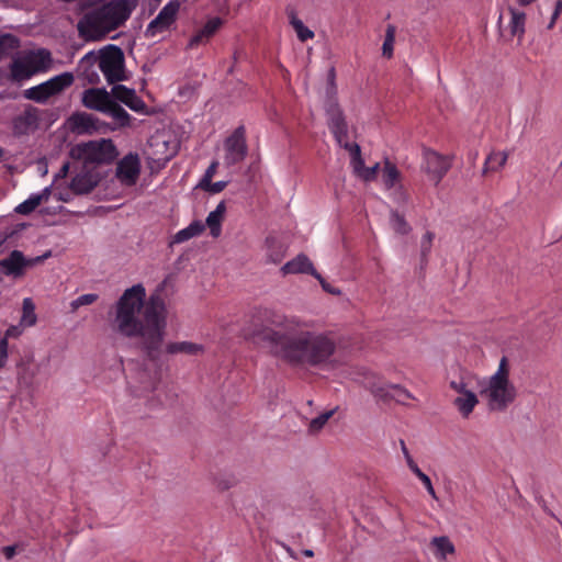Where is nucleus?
I'll return each instance as SVG.
<instances>
[{
  "mask_svg": "<svg viewBox=\"0 0 562 562\" xmlns=\"http://www.w3.org/2000/svg\"><path fill=\"white\" fill-rule=\"evenodd\" d=\"M218 166V162L217 161H213L206 169L203 178L201 179L200 183H199V187L202 186V184H207L210 183V181L212 180V178L214 177L215 172H216V168Z\"/></svg>",
  "mask_w": 562,
  "mask_h": 562,
  "instance_id": "obj_49",
  "label": "nucleus"
},
{
  "mask_svg": "<svg viewBox=\"0 0 562 562\" xmlns=\"http://www.w3.org/2000/svg\"><path fill=\"white\" fill-rule=\"evenodd\" d=\"M400 442H401V448H402V451H403V453L405 456L406 462L408 463V460H413V458L411 457L404 440H401Z\"/></svg>",
  "mask_w": 562,
  "mask_h": 562,
  "instance_id": "obj_56",
  "label": "nucleus"
},
{
  "mask_svg": "<svg viewBox=\"0 0 562 562\" xmlns=\"http://www.w3.org/2000/svg\"><path fill=\"white\" fill-rule=\"evenodd\" d=\"M517 1H518V3H519L520 5L526 7V5H529V4H531L532 2H535L536 0H517Z\"/></svg>",
  "mask_w": 562,
  "mask_h": 562,
  "instance_id": "obj_61",
  "label": "nucleus"
},
{
  "mask_svg": "<svg viewBox=\"0 0 562 562\" xmlns=\"http://www.w3.org/2000/svg\"><path fill=\"white\" fill-rule=\"evenodd\" d=\"M451 168V159L432 149L425 148L423 151L422 170L428 176L429 180L438 186Z\"/></svg>",
  "mask_w": 562,
  "mask_h": 562,
  "instance_id": "obj_8",
  "label": "nucleus"
},
{
  "mask_svg": "<svg viewBox=\"0 0 562 562\" xmlns=\"http://www.w3.org/2000/svg\"><path fill=\"white\" fill-rule=\"evenodd\" d=\"M133 5L128 0H111L86 13L78 22L79 35L86 40H101L120 27L131 15Z\"/></svg>",
  "mask_w": 562,
  "mask_h": 562,
  "instance_id": "obj_3",
  "label": "nucleus"
},
{
  "mask_svg": "<svg viewBox=\"0 0 562 562\" xmlns=\"http://www.w3.org/2000/svg\"><path fill=\"white\" fill-rule=\"evenodd\" d=\"M223 20L218 16L210 19L190 40L188 47L193 48L200 44L207 43L210 38L221 29Z\"/></svg>",
  "mask_w": 562,
  "mask_h": 562,
  "instance_id": "obj_17",
  "label": "nucleus"
},
{
  "mask_svg": "<svg viewBox=\"0 0 562 562\" xmlns=\"http://www.w3.org/2000/svg\"><path fill=\"white\" fill-rule=\"evenodd\" d=\"M97 186V181L88 173H79L72 178L70 189L76 194H87Z\"/></svg>",
  "mask_w": 562,
  "mask_h": 562,
  "instance_id": "obj_22",
  "label": "nucleus"
},
{
  "mask_svg": "<svg viewBox=\"0 0 562 562\" xmlns=\"http://www.w3.org/2000/svg\"><path fill=\"white\" fill-rule=\"evenodd\" d=\"M145 297L140 283L126 289L113 305L110 326L117 336L134 341L149 360L157 361L166 334V308L159 296H150L148 302Z\"/></svg>",
  "mask_w": 562,
  "mask_h": 562,
  "instance_id": "obj_2",
  "label": "nucleus"
},
{
  "mask_svg": "<svg viewBox=\"0 0 562 562\" xmlns=\"http://www.w3.org/2000/svg\"><path fill=\"white\" fill-rule=\"evenodd\" d=\"M479 403L475 393H467L454 398L453 404L463 417H468Z\"/></svg>",
  "mask_w": 562,
  "mask_h": 562,
  "instance_id": "obj_30",
  "label": "nucleus"
},
{
  "mask_svg": "<svg viewBox=\"0 0 562 562\" xmlns=\"http://www.w3.org/2000/svg\"><path fill=\"white\" fill-rule=\"evenodd\" d=\"M435 238V234L431 232H426L420 241V256L422 260H426L427 256L430 252L431 244Z\"/></svg>",
  "mask_w": 562,
  "mask_h": 562,
  "instance_id": "obj_45",
  "label": "nucleus"
},
{
  "mask_svg": "<svg viewBox=\"0 0 562 562\" xmlns=\"http://www.w3.org/2000/svg\"><path fill=\"white\" fill-rule=\"evenodd\" d=\"M380 169V164L376 162L372 167H366L363 172L361 173L360 178L366 181H372L376 178L378 170Z\"/></svg>",
  "mask_w": 562,
  "mask_h": 562,
  "instance_id": "obj_48",
  "label": "nucleus"
},
{
  "mask_svg": "<svg viewBox=\"0 0 562 562\" xmlns=\"http://www.w3.org/2000/svg\"><path fill=\"white\" fill-rule=\"evenodd\" d=\"M391 225H392V228L396 233L402 234V235H406L411 231V226L405 221L404 216L401 215L397 212H392V214H391Z\"/></svg>",
  "mask_w": 562,
  "mask_h": 562,
  "instance_id": "obj_42",
  "label": "nucleus"
},
{
  "mask_svg": "<svg viewBox=\"0 0 562 562\" xmlns=\"http://www.w3.org/2000/svg\"><path fill=\"white\" fill-rule=\"evenodd\" d=\"M11 79L22 81L31 78L34 74L24 57H16L10 64Z\"/></svg>",
  "mask_w": 562,
  "mask_h": 562,
  "instance_id": "obj_21",
  "label": "nucleus"
},
{
  "mask_svg": "<svg viewBox=\"0 0 562 562\" xmlns=\"http://www.w3.org/2000/svg\"><path fill=\"white\" fill-rule=\"evenodd\" d=\"M337 409H338V407H335V408L324 412L321 415H318L317 417L313 418L310 422L308 431L311 434H316V432L321 431L323 429V427L327 424V422L334 416V414L336 413Z\"/></svg>",
  "mask_w": 562,
  "mask_h": 562,
  "instance_id": "obj_38",
  "label": "nucleus"
},
{
  "mask_svg": "<svg viewBox=\"0 0 562 562\" xmlns=\"http://www.w3.org/2000/svg\"><path fill=\"white\" fill-rule=\"evenodd\" d=\"M3 154H4V150L2 148H0V160L2 159L3 157Z\"/></svg>",
  "mask_w": 562,
  "mask_h": 562,
  "instance_id": "obj_63",
  "label": "nucleus"
},
{
  "mask_svg": "<svg viewBox=\"0 0 562 562\" xmlns=\"http://www.w3.org/2000/svg\"><path fill=\"white\" fill-rule=\"evenodd\" d=\"M229 487V485L227 483H225L221 488L222 490H227Z\"/></svg>",
  "mask_w": 562,
  "mask_h": 562,
  "instance_id": "obj_64",
  "label": "nucleus"
},
{
  "mask_svg": "<svg viewBox=\"0 0 562 562\" xmlns=\"http://www.w3.org/2000/svg\"><path fill=\"white\" fill-rule=\"evenodd\" d=\"M225 156L224 164L232 167L241 162L248 153L246 143V130L244 125L238 126L224 143Z\"/></svg>",
  "mask_w": 562,
  "mask_h": 562,
  "instance_id": "obj_10",
  "label": "nucleus"
},
{
  "mask_svg": "<svg viewBox=\"0 0 562 562\" xmlns=\"http://www.w3.org/2000/svg\"><path fill=\"white\" fill-rule=\"evenodd\" d=\"M289 22L294 29L297 38L301 42H306L314 37V32L304 25V23L296 16L294 10L288 11Z\"/></svg>",
  "mask_w": 562,
  "mask_h": 562,
  "instance_id": "obj_31",
  "label": "nucleus"
},
{
  "mask_svg": "<svg viewBox=\"0 0 562 562\" xmlns=\"http://www.w3.org/2000/svg\"><path fill=\"white\" fill-rule=\"evenodd\" d=\"M268 244H269V249H268V259L273 262V263H278L282 260V258L284 257V251L282 249V246L274 241L273 239H267Z\"/></svg>",
  "mask_w": 562,
  "mask_h": 562,
  "instance_id": "obj_43",
  "label": "nucleus"
},
{
  "mask_svg": "<svg viewBox=\"0 0 562 562\" xmlns=\"http://www.w3.org/2000/svg\"><path fill=\"white\" fill-rule=\"evenodd\" d=\"M244 337L292 367L329 368L337 350L333 333L311 329L305 322L270 310L254 317Z\"/></svg>",
  "mask_w": 562,
  "mask_h": 562,
  "instance_id": "obj_1",
  "label": "nucleus"
},
{
  "mask_svg": "<svg viewBox=\"0 0 562 562\" xmlns=\"http://www.w3.org/2000/svg\"><path fill=\"white\" fill-rule=\"evenodd\" d=\"M450 387L458 392L460 395H465L467 393H473L467 389V383L461 379L459 381H451Z\"/></svg>",
  "mask_w": 562,
  "mask_h": 562,
  "instance_id": "obj_50",
  "label": "nucleus"
},
{
  "mask_svg": "<svg viewBox=\"0 0 562 562\" xmlns=\"http://www.w3.org/2000/svg\"><path fill=\"white\" fill-rule=\"evenodd\" d=\"M166 350L170 355L176 353H187V355H196L203 350L201 345L190 342V341H179V342H170L167 345Z\"/></svg>",
  "mask_w": 562,
  "mask_h": 562,
  "instance_id": "obj_33",
  "label": "nucleus"
},
{
  "mask_svg": "<svg viewBox=\"0 0 562 562\" xmlns=\"http://www.w3.org/2000/svg\"><path fill=\"white\" fill-rule=\"evenodd\" d=\"M21 334V330L18 326H10L7 330H5V335L3 338H10V337H18L20 336Z\"/></svg>",
  "mask_w": 562,
  "mask_h": 562,
  "instance_id": "obj_53",
  "label": "nucleus"
},
{
  "mask_svg": "<svg viewBox=\"0 0 562 562\" xmlns=\"http://www.w3.org/2000/svg\"><path fill=\"white\" fill-rule=\"evenodd\" d=\"M180 4L178 1L168 2L158 13V15L148 24L145 35L154 37L158 32L167 30L175 21L179 11Z\"/></svg>",
  "mask_w": 562,
  "mask_h": 562,
  "instance_id": "obj_12",
  "label": "nucleus"
},
{
  "mask_svg": "<svg viewBox=\"0 0 562 562\" xmlns=\"http://www.w3.org/2000/svg\"><path fill=\"white\" fill-rule=\"evenodd\" d=\"M559 15H560V13L553 12V14L551 16V21H550V23L548 25V29H552L553 27V25H554V23H555V21H557Z\"/></svg>",
  "mask_w": 562,
  "mask_h": 562,
  "instance_id": "obj_57",
  "label": "nucleus"
},
{
  "mask_svg": "<svg viewBox=\"0 0 562 562\" xmlns=\"http://www.w3.org/2000/svg\"><path fill=\"white\" fill-rule=\"evenodd\" d=\"M75 76L72 72H63L49 80L42 82L35 87L29 88L23 91V97L36 103L44 104L49 98L58 95L67 88L72 86Z\"/></svg>",
  "mask_w": 562,
  "mask_h": 562,
  "instance_id": "obj_7",
  "label": "nucleus"
},
{
  "mask_svg": "<svg viewBox=\"0 0 562 562\" xmlns=\"http://www.w3.org/2000/svg\"><path fill=\"white\" fill-rule=\"evenodd\" d=\"M331 133L334 134V137L339 146L342 148H345V144H351L348 142V126H340L339 128L333 130Z\"/></svg>",
  "mask_w": 562,
  "mask_h": 562,
  "instance_id": "obj_46",
  "label": "nucleus"
},
{
  "mask_svg": "<svg viewBox=\"0 0 562 562\" xmlns=\"http://www.w3.org/2000/svg\"><path fill=\"white\" fill-rule=\"evenodd\" d=\"M396 27L392 24H389L385 31V38L382 45V54L383 56L391 58L393 55V45L395 41Z\"/></svg>",
  "mask_w": 562,
  "mask_h": 562,
  "instance_id": "obj_40",
  "label": "nucleus"
},
{
  "mask_svg": "<svg viewBox=\"0 0 562 562\" xmlns=\"http://www.w3.org/2000/svg\"><path fill=\"white\" fill-rule=\"evenodd\" d=\"M430 546L435 550V555L441 560H445L447 554H452L454 552L453 543L446 536L432 538L430 541Z\"/></svg>",
  "mask_w": 562,
  "mask_h": 562,
  "instance_id": "obj_29",
  "label": "nucleus"
},
{
  "mask_svg": "<svg viewBox=\"0 0 562 562\" xmlns=\"http://www.w3.org/2000/svg\"><path fill=\"white\" fill-rule=\"evenodd\" d=\"M70 121L72 130L78 134L87 133L94 128V119L92 115L87 113L74 114Z\"/></svg>",
  "mask_w": 562,
  "mask_h": 562,
  "instance_id": "obj_32",
  "label": "nucleus"
},
{
  "mask_svg": "<svg viewBox=\"0 0 562 562\" xmlns=\"http://www.w3.org/2000/svg\"><path fill=\"white\" fill-rule=\"evenodd\" d=\"M508 155L505 151H492L485 159L482 175L486 176L488 172H496L503 168L507 161Z\"/></svg>",
  "mask_w": 562,
  "mask_h": 562,
  "instance_id": "obj_24",
  "label": "nucleus"
},
{
  "mask_svg": "<svg viewBox=\"0 0 562 562\" xmlns=\"http://www.w3.org/2000/svg\"><path fill=\"white\" fill-rule=\"evenodd\" d=\"M329 130H336L340 126H348L342 111L334 98H329L325 105Z\"/></svg>",
  "mask_w": 562,
  "mask_h": 562,
  "instance_id": "obj_19",
  "label": "nucleus"
},
{
  "mask_svg": "<svg viewBox=\"0 0 562 562\" xmlns=\"http://www.w3.org/2000/svg\"><path fill=\"white\" fill-rule=\"evenodd\" d=\"M33 74L46 71L52 63V54L45 48L30 52L24 56Z\"/></svg>",
  "mask_w": 562,
  "mask_h": 562,
  "instance_id": "obj_18",
  "label": "nucleus"
},
{
  "mask_svg": "<svg viewBox=\"0 0 562 562\" xmlns=\"http://www.w3.org/2000/svg\"><path fill=\"white\" fill-rule=\"evenodd\" d=\"M98 61L99 68L110 85L126 80L125 58L122 48L116 45H108L100 50L97 56L93 52L86 54L80 64H94Z\"/></svg>",
  "mask_w": 562,
  "mask_h": 562,
  "instance_id": "obj_5",
  "label": "nucleus"
},
{
  "mask_svg": "<svg viewBox=\"0 0 562 562\" xmlns=\"http://www.w3.org/2000/svg\"><path fill=\"white\" fill-rule=\"evenodd\" d=\"M49 194V189L46 188L41 194H33L27 200L22 202L15 207V212L19 214L27 215L32 213L45 199L47 200Z\"/></svg>",
  "mask_w": 562,
  "mask_h": 562,
  "instance_id": "obj_28",
  "label": "nucleus"
},
{
  "mask_svg": "<svg viewBox=\"0 0 562 562\" xmlns=\"http://www.w3.org/2000/svg\"><path fill=\"white\" fill-rule=\"evenodd\" d=\"M8 359V340L2 338L0 340V369L5 366Z\"/></svg>",
  "mask_w": 562,
  "mask_h": 562,
  "instance_id": "obj_51",
  "label": "nucleus"
},
{
  "mask_svg": "<svg viewBox=\"0 0 562 562\" xmlns=\"http://www.w3.org/2000/svg\"><path fill=\"white\" fill-rule=\"evenodd\" d=\"M408 468L409 470L423 482V484L425 485L428 494L437 499V495H436V492L434 490V486L431 484V481L429 479L428 475H426L419 468L418 465L415 463L414 460H408Z\"/></svg>",
  "mask_w": 562,
  "mask_h": 562,
  "instance_id": "obj_39",
  "label": "nucleus"
},
{
  "mask_svg": "<svg viewBox=\"0 0 562 562\" xmlns=\"http://www.w3.org/2000/svg\"><path fill=\"white\" fill-rule=\"evenodd\" d=\"M283 548L285 549V551L290 554L291 558L293 559H296V553L289 547V546H283Z\"/></svg>",
  "mask_w": 562,
  "mask_h": 562,
  "instance_id": "obj_59",
  "label": "nucleus"
},
{
  "mask_svg": "<svg viewBox=\"0 0 562 562\" xmlns=\"http://www.w3.org/2000/svg\"><path fill=\"white\" fill-rule=\"evenodd\" d=\"M21 322L26 326H33L36 323L35 305L31 297H25L22 303Z\"/></svg>",
  "mask_w": 562,
  "mask_h": 562,
  "instance_id": "obj_36",
  "label": "nucleus"
},
{
  "mask_svg": "<svg viewBox=\"0 0 562 562\" xmlns=\"http://www.w3.org/2000/svg\"><path fill=\"white\" fill-rule=\"evenodd\" d=\"M49 256L50 251H47L43 256L26 259L22 251L13 250L8 257L0 260V271L5 276L16 279L24 274L26 268L41 263Z\"/></svg>",
  "mask_w": 562,
  "mask_h": 562,
  "instance_id": "obj_9",
  "label": "nucleus"
},
{
  "mask_svg": "<svg viewBox=\"0 0 562 562\" xmlns=\"http://www.w3.org/2000/svg\"><path fill=\"white\" fill-rule=\"evenodd\" d=\"M510 13V34L512 36H517L519 41L522 40L525 34V23H526V14L521 11H518L515 8H509Z\"/></svg>",
  "mask_w": 562,
  "mask_h": 562,
  "instance_id": "obj_25",
  "label": "nucleus"
},
{
  "mask_svg": "<svg viewBox=\"0 0 562 562\" xmlns=\"http://www.w3.org/2000/svg\"><path fill=\"white\" fill-rule=\"evenodd\" d=\"M38 368L36 366L25 363L21 364L18 373L19 383L26 387L32 386Z\"/></svg>",
  "mask_w": 562,
  "mask_h": 562,
  "instance_id": "obj_35",
  "label": "nucleus"
},
{
  "mask_svg": "<svg viewBox=\"0 0 562 562\" xmlns=\"http://www.w3.org/2000/svg\"><path fill=\"white\" fill-rule=\"evenodd\" d=\"M323 290L326 291L327 293H330V294H334V295H339L341 293V291L335 286H333L330 283H328L321 274H319V278H316Z\"/></svg>",
  "mask_w": 562,
  "mask_h": 562,
  "instance_id": "obj_52",
  "label": "nucleus"
},
{
  "mask_svg": "<svg viewBox=\"0 0 562 562\" xmlns=\"http://www.w3.org/2000/svg\"><path fill=\"white\" fill-rule=\"evenodd\" d=\"M559 15H560V13L553 12V14L551 16V21H550V23L548 25V29H552L553 27V25H554V23H555V21H557Z\"/></svg>",
  "mask_w": 562,
  "mask_h": 562,
  "instance_id": "obj_58",
  "label": "nucleus"
},
{
  "mask_svg": "<svg viewBox=\"0 0 562 562\" xmlns=\"http://www.w3.org/2000/svg\"><path fill=\"white\" fill-rule=\"evenodd\" d=\"M72 159L82 160L87 168L92 164H111L117 157V150L111 139L77 144L70 149Z\"/></svg>",
  "mask_w": 562,
  "mask_h": 562,
  "instance_id": "obj_6",
  "label": "nucleus"
},
{
  "mask_svg": "<svg viewBox=\"0 0 562 562\" xmlns=\"http://www.w3.org/2000/svg\"><path fill=\"white\" fill-rule=\"evenodd\" d=\"M345 149L350 153L353 172L360 178L361 173L366 169L364 161L361 157L360 146L358 144H345Z\"/></svg>",
  "mask_w": 562,
  "mask_h": 562,
  "instance_id": "obj_34",
  "label": "nucleus"
},
{
  "mask_svg": "<svg viewBox=\"0 0 562 562\" xmlns=\"http://www.w3.org/2000/svg\"><path fill=\"white\" fill-rule=\"evenodd\" d=\"M226 211L225 202L222 201L217 204L216 209L206 217L205 224L210 228L212 237L217 238L222 233V222Z\"/></svg>",
  "mask_w": 562,
  "mask_h": 562,
  "instance_id": "obj_20",
  "label": "nucleus"
},
{
  "mask_svg": "<svg viewBox=\"0 0 562 562\" xmlns=\"http://www.w3.org/2000/svg\"><path fill=\"white\" fill-rule=\"evenodd\" d=\"M69 162H65L61 168L59 169L58 173L56 175V178H65L69 172Z\"/></svg>",
  "mask_w": 562,
  "mask_h": 562,
  "instance_id": "obj_55",
  "label": "nucleus"
},
{
  "mask_svg": "<svg viewBox=\"0 0 562 562\" xmlns=\"http://www.w3.org/2000/svg\"><path fill=\"white\" fill-rule=\"evenodd\" d=\"M303 554L307 558H312V557H314V551L311 549H305V550H303Z\"/></svg>",
  "mask_w": 562,
  "mask_h": 562,
  "instance_id": "obj_62",
  "label": "nucleus"
},
{
  "mask_svg": "<svg viewBox=\"0 0 562 562\" xmlns=\"http://www.w3.org/2000/svg\"><path fill=\"white\" fill-rule=\"evenodd\" d=\"M554 12H558V13H560V14H561V12H562V0H558V1L555 2Z\"/></svg>",
  "mask_w": 562,
  "mask_h": 562,
  "instance_id": "obj_60",
  "label": "nucleus"
},
{
  "mask_svg": "<svg viewBox=\"0 0 562 562\" xmlns=\"http://www.w3.org/2000/svg\"><path fill=\"white\" fill-rule=\"evenodd\" d=\"M104 114L110 115L120 127L128 126L131 123V115L114 99L110 102Z\"/></svg>",
  "mask_w": 562,
  "mask_h": 562,
  "instance_id": "obj_26",
  "label": "nucleus"
},
{
  "mask_svg": "<svg viewBox=\"0 0 562 562\" xmlns=\"http://www.w3.org/2000/svg\"><path fill=\"white\" fill-rule=\"evenodd\" d=\"M227 183H228L227 181L212 182V180H211L210 183L202 184V186H200V188L210 193L215 194V193L222 192L226 188Z\"/></svg>",
  "mask_w": 562,
  "mask_h": 562,
  "instance_id": "obj_47",
  "label": "nucleus"
},
{
  "mask_svg": "<svg viewBox=\"0 0 562 562\" xmlns=\"http://www.w3.org/2000/svg\"><path fill=\"white\" fill-rule=\"evenodd\" d=\"M98 297V294L94 293L82 294L70 303L71 310L76 311L80 306L93 304Z\"/></svg>",
  "mask_w": 562,
  "mask_h": 562,
  "instance_id": "obj_44",
  "label": "nucleus"
},
{
  "mask_svg": "<svg viewBox=\"0 0 562 562\" xmlns=\"http://www.w3.org/2000/svg\"><path fill=\"white\" fill-rule=\"evenodd\" d=\"M205 229V224L201 221H193L188 227L179 231L175 237L173 243H184L193 237L199 236Z\"/></svg>",
  "mask_w": 562,
  "mask_h": 562,
  "instance_id": "obj_27",
  "label": "nucleus"
},
{
  "mask_svg": "<svg viewBox=\"0 0 562 562\" xmlns=\"http://www.w3.org/2000/svg\"><path fill=\"white\" fill-rule=\"evenodd\" d=\"M16 547L15 546H7L2 548V552L4 557L9 560L15 555Z\"/></svg>",
  "mask_w": 562,
  "mask_h": 562,
  "instance_id": "obj_54",
  "label": "nucleus"
},
{
  "mask_svg": "<svg viewBox=\"0 0 562 562\" xmlns=\"http://www.w3.org/2000/svg\"><path fill=\"white\" fill-rule=\"evenodd\" d=\"M140 173V162L136 154H128L116 166V178L122 184L132 187Z\"/></svg>",
  "mask_w": 562,
  "mask_h": 562,
  "instance_id": "obj_11",
  "label": "nucleus"
},
{
  "mask_svg": "<svg viewBox=\"0 0 562 562\" xmlns=\"http://www.w3.org/2000/svg\"><path fill=\"white\" fill-rule=\"evenodd\" d=\"M398 178H400V171L397 170L396 166L386 159L384 162V168H383L384 186L387 189L393 188L395 182L398 180Z\"/></svg>",
  "mask_w": 562,
  "mask_h": 562,
  "instance_id": "obj_37",
  "label": "nucleus"
},
{
  "mask_svg": "<svg viewBox=\"0 0 562 562\" xmlns=\"http://www.w3.org/2000/svg\"><path fill=\"white\" fill-rule=\"evenodd\" d=\"M360 382L378 400L387 402L393 397L390 392L391 383L384 382L380 376L370 371L366 370L362 372V380Z\"/></svg>",
  "mask_w": 562,
  "mask_h": 562,
  "instance_id": "obj_15",
  "label": "nucleus"
},
{
  "mask_svg": "<svg viewBox=\"0 0 562 562\" xmlns=\"http://www.w3.org/2000/svg\"><path fill=\"white\" fill-rule=\"evenodd\" d=\"M487 398L490 411L503 412L516 398V387L509 381V366L506 357L499 361L497 371L490 378L487 386L481 392Z\"/></svg>",
  "mask_w": 562,
  "mask_h": 562,
  "instance_id": "obj_4",
  "label": "nucleus"
},
{
  "mask_svg": "<svg viewBox=\"0 0 562 562\" xmlns=\"http://www.w3.org/2000/svg\"><path fill=\"white\" fill-rule=\"evenodd\" d=\"M283 274L289 273H307L314 278H319V273L314 268L307 256L300 254L294 259L288 261L282 268Z\"/></svg>",
  "mask_w": 562,
  "mask_h": 562,
  "instance_id": "obj_16",
  "label": "nucleus"
},
{
  "mask_svg": "<svg viewBox=\"0 0 562 562\" xmlns=\"http://www.w3.org/2000/svg\"><path fill=\"white\" fill-rule=\"evenodd\" d=\"M112 91L104 88H90L82 93V103L86 108L104 113L112 101Z\"/></svg>",
  "mask_w": 562,
  "mask_h": 562,
  "instance_id": "obj_14",
  "label": "nucleus"
},
{
  "mask_svg": "<svg viewBox=\"0 0 562 562\" xmlns=\"http://www.w3.org/2000/svg\"><path fill=\"white\" fill-rule=\"evenodd\" d=\"M21 42L19 37L13 34L5 33L0 35V60L7 57H12L19 49Z\"/></svg>",
  "mask_w": 562,
  "mask_h": 562,
  "instance_id": "obj_23",
  "label": "nucleus"
},
{
  "mask_svg": "<svg viewBox=\"0 0 562 562\" xmlns=\"http://www.w3.org/2000/svg\"><path fill=\"white\" fill-rule=\"evenodd\" d=\"M391 391H393L394 393H391L393 397L390 398V401L394 400L400 404H405V400L415 398L414 395L401 384H390V392Z\"/></svg>",
  "mask_w": 562,
  "mask_h": 562,
  "instance_id": "obj_41",
  "label": "nucleus"
},
{
  "mask_svg": "<svg viewBox=\"0 0 562 562\" xmlns=\"http://www.w3.org/2000/svg\"><path fill=\"white\" fill-rule=\"evenodd\" d=\"M112 98L117 102L124 103L132 111L145 113L146 103L136 94L134 89L123 85H114L112 88Z\"/></svg>",
  "mask_w": 562,
  "mask_h": 562,
  "instance_id": "obj_13",
  "label": "nucleus"
}]
</instances>
